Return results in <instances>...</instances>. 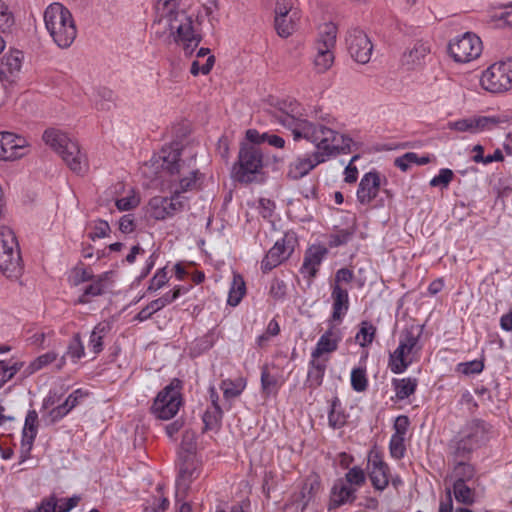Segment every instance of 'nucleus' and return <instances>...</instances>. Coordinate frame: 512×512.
Instances as JSON below:
<instances>
[{
    "instance_id": "nucleus-1",
    "label": "nucleus",
    "mask_w": 512,
    "mask_h": 512,
    "mask_svg": "<svg viewBox=\"0 0 512 512\" xmlns=\"http://www.w3.org/2000/svg\"><path fill=\"white\" fill-rule=\"evenodd\" d=\"M149 165L156 170L161 169L163 186L171 191V195L152 197L147 205V214L162 221L188 209L190 199L185 193L197 190L202 178L195 160L182 159L179 145L173 144L164 146L150 159Z\"/></svg>"
},
{
    "instance_id": "nucleus-2",
    "label": "nucleus",
    "mask_w": 512,
    "mask_h": 512,
    "mask_svg": "<svg viewBox=\"0 0 512 512\" xmlns=\"http://www.w3.org/2000/svg\"><path fill=\"white\" fill-rule=\"evenodd\" d=\"M179 0H158L155 6V33L168 36L180 45L185 54H192L202 40L200 23L185 10L178 8Z\"/></svg>"
},
{
    "instance_id": "nucleus-3",
    "label": "nucleus",
    "mask_w": 512,
    "mask_h": 512,
    "mask_svg": "<svg viewBox=\"0 0 512 512\" xmlns=\"http://www.w3.org/2000/svg\"><path fill=\"white\" fill-rule=\"evenodd\" d=\"M42 139L61 157L72 172L77 175L87 173L89 169L87 156L80 148L79 143L68 133L57 128H48L44 131Z\"/></svg>"
},
{
    "instance_id": "nucleus-4",
    "label": "nucleus",
    "mask_w": 512,
    "mask_h": 512,
    "mask_svg": "<svg viewBox=\"0 0 512 512\" xmlns=\"http://www.w3.org/2000/svg\"><path fill=\"white\" fill-rule=\"evenodd\" d=\"M44 24L53 42L61 49L69 48L77 36L72 13L59 2L49 4L43 13Z\"/></svg>"
},
{
    "instance_id": "nucleus-5",
    "label": "nucleus",
    "mask_w": 512,
    "mask_h": 512,
    "mask_svg": "<svg viewBox=\"0 0 512 512\" xmlns=\"http://www.w3.org/2000/svg\"><path fill=\"white\" fill-rule=\"evenodd\" d=\"M299 104L296 101H282L273 112L275 122L290 130L294 140L305 139L320 151L318 127L305 118L298 117Z\"/></svg>"
},
{
    "instance_id": "nucleus-6",
    "label": "nucleus",
    "mask_w": 512,
    "mask_h": 512,
    "mask_svg": "<svg viewBox=\"0 0 512 512\" xmlns=\"http://www.w3.org/2000/svg\"><path fill=\"white\" fill-rule=\"evenodd\" d=\"M422 327L411 325L402 330L397 348L390 353L388 367L394 374L404 373L420 358Z\"/></svg>"
},
{
    "instance_id": "nucleus-7",
    "label": "nucleus",
    "mask_w": 512,
    "mask_h": 512,
    "mask_svg": "<svg viewBox=\"0 0 512 512\" xmlns=\"http://www.w3.org/2000/svg\"><path fill=\"white\" fill-rule=\"evenodd\" d=\"M0 271L10 280H18L24 271L17 237L8 226L0 227Z\"/></svg>"
},
{
    "instance_id": "nucleus-8",
    "label": "nucleus",
    "mask_w": 512,
    "mask_h": 512,
    "mask_svg": "<svg viewBox=\"0 0 512 512\" xmlns=\"http://www.w3.org/2000/svg\"><path fill=\"white\" fill-rule=\"evenodd\" d=\"M264 155L255 145L243 143L240 146L237 162L232 168L233 177L241 183H252L263 174Z\"/></svg>"
},
{
    "instance_id": "nucleus-9",
    "label": "nucleus",
    "mask_w": 512,
    "mask_h": 512,
    "mask_svg": "<svg viewBox=\"0 0 512 512\" xmlns=\"http://www.w3.org/2000/svg\"><path fill=\"white\" fill-rule=\"evenodd\" d=\"M489 440V428L484 421L469 422L452 448L455 458L466 459L469 455Z\"/></svg>"
},
{
    "instance_id": "nucleus-10",
    "label": "nucleus",
    "mask_w": 512,
    "mask_h": 512,
    "mask_svg": "<svg viewBox=\"0 0 512 512\" xmlns=\"http://www.w3.org/2000/svg\"><path fill=\"white\" fill-rule=\"evenodd\" d=\"M181 390L182 382L177 378L172 379L158 392L151 406V413L161 420L173 418L183 403Z\"/></svg>"
},
{
    "instance_id": "nucleus-11",
    "label": "nucleus",
    "mask_w": 512,
    "mask_h": 512,
    "mask_svg": "<svg viewBox=\"0 0 512 512\" xmlns=\"http://www.w3.org/2000/svg\"><path fill=\"white\" fill-rule=\"evenodd\" d=\"M480 85L494 94L509 91L512 88V59L491 64L482 72Z\"/></svg>"
},
{
    "instance_id": "nucleus-12",
    "label": "nucleus",
    "mask_w": 512,
    "mask_h": 512,
    "mask_svg": "<svg viewBox=\"0 0 512 512\" xmlns=\"http://www.w3.org/2000/svg\"><path fill=\"white\" fill-rule=\"evenodd\" d=\"M334 121L335 119L329 115L322 117V162L330 157L347 154L351 151L353 140L326 126L333 124Z\"/></svg>"
},
{
    "instance_id": "nucleus-13",
    "label": "nucleus",
    "mask_w": 512,
    "mask_h": 512,
    "mask_svg": "<svg viewBox=\"0 0 512 512\" xmlns=\"http://www.w3.org/2000/svg\"><path fill=\"white\" fill-rule=\"evenodd\" d=\"M451 57L459 63H467L481 55L482 41L474 33L466 32L453 38L448 46Z\"/></svg>"
},
{
    "instance_id": "nucleus-14",
    "label": "nucleus",
    "mask_w": 512,
    "mask_h": 512,
    "mask_svg": "<svg viewBox=\"0 0 512 512\" xmlns=\"http://www.w3.org/2000/svg\"><path fill=\"white\" fill-rule=\"evenodd\" d=\"M297 237L293 232H287L277 240L261 261V270L266 273L286 261L294 252Z\"/></svg>"
},
{
    "instance_id": "nucleus-15",
    "label": "nucleus",
    "mask_w": 512,
    "mask_h": 512,
    "mask_svg": "<svg viewBox=\"0 0 512 512\" xmlns=\"http://www.w3.org/2000/svg\"><path fill=\"white\" fill-rule=\"evenodd\" d=\"M367 471L375 490L383 491L387 488L390 482V467L376 446L368 453Z\"/></svg>"
},
{
    "instance_id": "nucleus-16",
    "label": "nucleus",
    "mask_w": 512,
    "mask_h": 512,
    "mask_svg": "<svg viewBox=\"0 0 512 512\" xmlns=\"http://www.w3.org/2000/svg\"><path fill=\"white\" fill-rule=\"evenodd\" d=\"M28 140L12 132H0V160L15 161L29 153Z\"/></svg>"
},
{
    "instance_id": "nucleus-17",
    "label": "nucleus",
    "mask_w": 512,
    "mask_h": 512,
    "mask_svg": "<svg viewBox=\"0 0 512 512\" xmlns=\"http://www.w3.org/2000/svg\"><path fill=\"white\" fill-rule=\"evenodd\" d=\"M347 48L350 56L360 64H366L370 61L373 44L368 35L358 29H351L346 36Z\"/></svg>"
},
{
    "instance_id": "nucleus-18",
    "label": "nucleus",
    "mask_w": 512,
    "mask_h": 512,
    "mask_svg": "<svg viewBox=\"0 0 512 512\" xmlns=\"http://www.w3.org/2000/svg\"><path fill=\"white\" fill-rule=\"evenodd\" d=\"M179 464V474L176 480V498L179 500L180 496H186L187 491L192 481L199 477L201 462L197 455H190L189 457L181 456Z\"/></svg>"
},
{
    "instance_id": "nucleus-19",
    "label": "nucleus",
    "mask_w": 512,
    "mask_h": 512,
    "mask_svg": "<svg viewBox=\"0 0 512 512\" xmlns=\"http://www.w3.org/2000/svg\"><path fill=\"white\" fill-rule=\"evenodd\" d=\"M381 189V175L372 170L365 173L356 191V198L360 205L369 206L377 198Z\"/></svg>"
},
{
    "instance_id": "nucleus-20",
    "label": "nucleus",
    "mask_w": 512,
    "mask_h": 512,
    "mask_svg": "<svg viewBox=\"0 0 512 512\" xmlns=\"http://www.w3.org/2000/svg\"><path fill=\"white\" fill-rule=\"evenodd\" d=\"M498 123H500V119L495 116H476L449 122L448 128L458 132L476 134L484 130H489Z\"/></svg>"
},
{
    "instance_id": "nucleus-21",
    "label": "nucleus",
    "mask_w": 512,
    "mask_h": 512,
    "mask_svg": "<svg viewBox=\"0 0 512 512\" xmlns=\"http://www.w3.org/2000/svg\"><path fill=\"white\" fill-rule=\"evenodd\" d=\"M38 414L35 410H29L25 417L22 429L21 449L19 464L24 463L30 458L34 440L38 431Z\"/></svg>"
},
{
    "instance_id": "nucleus-22",
    "label": "nucleus",
    "mask_w": 512,
    "mask_h": 512,
    "mask_svg": "<svg viewBox=\"0 0 512 512\" xmlns=\"http://www.w3.org/2000/svg\"><path fill=\"white\" fill-rule=\"evenodd\" d=\"M337 34L338 27L334 22L322 24V71L330 69L334 64Z\"/></svg>"
},
{
    "instance_id": "nucleus-23",
    "label": "nucleus",
    "mask_w": 512,
    "mask_h": 512,
    "mask_svg": "<svg viewBox=\"0 0 512 512\" xmlns=\"http://www.w3.org/2000/svg\"><path fill=\"white\" fill-rule=\"evenodd\" d=\"M113 276L114 273L112 271H107L95 277L92 282L84 288L77 303L87 304L90 302L91 298L104 294L112 286Z\"/></svg>"
},
{
    "instance_id": "nucleus-24",
    "label": "nucleus",
    "mask_w": 512,
    "mask_h": 512,
    "mask_svg": "<svg viewBox=\"0 0 512 512\" xmlns=\"http://www.w3.org/2000/svg\"><path fill=\"white\" fill-rule=\"evenodd\" d=\"M331 290L332 313L330 319H332V322L341 324L349 310L348 290L337 285Z\"/></svg>"
},
{
    "instance_id": "nucleus-25",
    "label": "nucleus",
    "mask_w": 512,
    "mask_h": 512,
    "mask_svg": "<svg viewBox=\"0 0 512 512\" xmlns=\"http://www.w3.org/2000/svg\"><path fill=\"white\" fill-rule=\"evenodd\" d=\"M320 163V151L315 150L312 155L299 157L289 165L288 175L292 179H300L307 175Z\"/></svg>"
},
{
    "instance_id": "nucleus-26",
    "label": "nucleus",
    "mask_w": 512,
    "mask_h": 512,
    "mask_svg": "<svg viewBox=\"0 0 512 512\" xmlns=\"http://www.w3.org/2000/svg\"><path fill=\"white\" fill-rule=\"evenodd\" d=\"M320 269V245L313 244L311 245L304 256L303 264L301 266L300 272L302 276L308 280V282L312 281L316 278L317 272Z\"/></svg>"
},
{
    "instance_id": "nucleus-27",
    "label": "nucleus",
    "mask_w": 512,
    "mask_h": 512,
    "mask_svg": "<svg viewBox=\"0 0 512 512\" xmlns=\"http://www.w3.org/2000/svg\"><path fill=\"white\" fill-rule=\"evenodd\" d=\"M328 328L324 334H322V354L330 353L337 350L339 343L343 338V331L340 324L332 322V319H328Z\"/></svg>"
},
{
    "instance_id": "nucleus-28",
    "label": "nucleus",
    "mask_w": 512,
    "mask_h": 512,
    "mask_svg": "<svg viewBox=\"0 0 512 512\" xmlns=\"http://www.w3.org/2000/svg\"><path fill=\"white\" fill-rule=\"evenodd\" d=\"M356 489L340 480L332 488L330 506L335 508L355 499Z\"/></svg>"
},
{
    "instance_id": "nucleus-29",
    "label": "nucleus",
    "mask_w": 512,
    "mask_h": 512,
    "mask_svg": "<svg viewBox=\"0 0 512 512\" xmlns=\"http://www.w3.org/2000/svg\"><path fill=\"white\" fill-rule=\"evenodd\" d=\"M430 53V47L427 43L418 41L414 46L404 52L402 63L409 68L421 65L424 58Z\"/></svg>"
},
{
    "instance_id": "nucleus-30",
    "label": "nucleus",
    "mask_w": 512,
    "mask_h": 512,
    "mask_svg": "<svg viewBox=\"0 0 512 512\" xmlns=\"http://www.w3.org/2000/svg\"><path fill=\"white\" fill-rule=\"evenodd\" d=\"M320 340L317 341L313 351L312 359L310 361V368L307 373V379L305 382L306 387L314 390L320 386Z\"/></svg>"
},
{
    "instance_id": "nucleus-31",
    "label": "nucleus",
    "mask_w": 512,
    "mask_h": 512,
    "mask_svg": "<svg viewBox=\"0 0 512 512\" xmlns=\"http://www.w3.org/2000/svg\"><path fill=\"white\" fill-rule=\"evenodd\" d=\"M110 329V324L106 322H100L93 328L89 337L88 349L94 356L98 355L103 350V339L109 333Z\"/></svg>"
},
{
    "instance_id": "nucleus-32",
    "label": "nucleus",
    "mask_w": 512,
    "mask_h": 512,
    "mask_svg": "<svg viewBox=\"0 0 512 512\" xmlns=\"http://www.w3.org/2000/svg\"><path fill=\"white\" fill-rule=\"evenodd\" d=\"M246 294L245 281L239 273L233 274V279L229 288L227 304L235 307L237 306Z\"/></svg>"
},
{
    "instance_id": "nucleus-33",
    "label": "nucleus",
    "mask_w": 512,
    "mask_h": 512,
    "mask_svg": "<svg viewBox=\"0 0 512 512\" xmlns=\"http://www.w3.org/2000/svg\"><path fill=\"white\" fill-rule=\"evenodd\" d=\"M247 385L246 379L239 377L237 379H225L220 384L225 399H233L242 394Z\"/></svg>"
},
{
    "instance_id": "nucleus-34",
    "label": "nucleus",
    "mask_w": 512,
    "mask_h": 512,
    "mask_svg": "<svg viewBox=\"0 0 512 512\" xmlns=\"http://www.w3.org/2000/svg\"><path fill=\"white\" fill-rule=\"evenodd\" d=\"M57 358L58 354L54 351H49L44 354H41L27 365L24 372L28 376L32 375L55 362Z\"/></svg>"
},
{
    "instance_id": "nucleus-35",
    "label": "nucleus",
    "mask_w": 512,
    "mask_h": 512,
    "mask_svg": "<svg viewBox=\"0 0 512 512\" xmlns=\"http://www.w3.org/2000/svg\"><path fill=\"white\" fill-rule=\"evenodd\" d=\"M28 333L30 334L26 339L28 345L37 349L48 347L47 340L54 336V331L51 329H32Z\"/></svg>"
},
{
    "instance_id": "nucleus-36",
    "label": "nucleus",
    "mask_w": 512,
    "mask_h": 512,
    "mask_svg": "<svg viewBox=\"0 0 512 512\" xmlns=\"http://www.w3.org/2000/svg\"><path fill=\"white\" fill-rule=\"evenodd\" d=\"M417 379L415 378H403L395 379L393 385L395 388L396 397L399 400H404L415 393L417 388Z\"/></svg>"
},
{
    "instance_id": "nucleus-37",
    "label": "nucleus",
    "mask_w": 512,
    "mask_h": 512,
    "mask_svg": "<svg viewBox=\"0 0 512 512\" xmlns=\"http://www.w3.org/2000/svg\"><path fill=\"white\" fill-rule=\"evenodd\" d=\"M346 423V415L342 409L341 402L338 398H334L330 405L328 413V424L333 429H339Z\"/></svg>"
},
{
    "instance_id": "nucleus-38",
    "label": "nucleus",
    "mask_w": 512,
    "mask_h": 512,
    "mask_svg": "<svg viewBox=\"0 0 512 512\" xmlns=\"http://www.w3.org/2000/svg\"><path fill=\"white\" fill-rule=\"evenodd\" d=\"M283 384V380H280L277 376L272 375L268 367L265 366L261 371V388L263 393L266 395L276 394L278 389Z\"/></svg>"
},
{
    "instance_id": "nucleus-39",
    "label": "nucleus",
    "mask_w": 512,
    "mask_h": 512,
    "mask_svg": "<svg viewBox=\"0 0 512 512\" xmlns=\"http://www.w3.org/2000/svg\"><path fill=\"white\" fill-rule=\"evenodd\" d=\"M24 55L19 50H10L2 59L4 67L11 75H17L22 68Z\"/></svg>"
},
{
    "instance_id": "nucleus-40",
    "label": "nucleus",
    "mask_w": 512,
    "mask_h": 512,
    "mask_svg": "<svg viewBox=\"0 0 512 512\" xmlns=\"http://www.w3.org/2000/svg\"><path fill=\"white\" fill-rule=\"evenodd\" d=\"M455 499L465 505H471L474 502V491L466 485L462 479H456L451 491Z\"/></svg>"
},
{
    "instance_id": "nucleus-41",
    "label": "nucleus",
    "mask_w": 512,
    "mask_h": 512,
    "mask_svg": "<svg viewBox=\"0 0 512 512\" xmlns=\"http://www.w3.org/2000/svg\"><path fill=\"white\" fill-rule=\"evenodd\" d=\"M298 16L275 17V29L280 37H289L296 29Z\"/></svg>"
},
{
    "instance_id": "nucleus-42",
    "label": "nucleus",
    "mask_w": 512,
    "mask_h": 512,
    "mask_svg": "<svg viewBox=\"0 0 512 512\" xmlns=\"http://www.w3.org/2000/svg\"><path fill=\"white\" fill-rule=\"evenodd\" d=\"M375 334L376 327L368 321H363L356 334V340L361 347H366L373 342Z\"/></svg>"
},
{
    "instance_id": "nucleus-43",
    "label": "nucleus",
    "mask_w": 512,
    "mask_h": 512,
    "mask_svg": "<svg viewBox=\"0 0 512 512\" xmlns=\"http://www.w3.org/2000/svg\"><path fill=\"white\" fill-rule=\"evenodd\" d=\"M190 455H196V434L193 431L187 430L183 433L179 458L189 457Z\"/></svg>"
},
{
    "instance_id": "nucleus-44",
    "label": "nucleus",
    "mask_w": 512,
    "mask_h": 512,
    "mask_svg": "<svg viewBox=\"0 0 512 512\" xmlns=\"http://www.w3.org/2000/svg\"><path fill=\"white\" fill-rule=\"evenodd\" d=\"M139 204L140 196L134 189H130L125 196L117 199L115 202L119 211H129L137 207Z\"/></svg>"
},
{
    "instance_id": "nucleus-45",
    "label": "nucleus",
    "mask_w": 512,
    "mask_h": 512,
    "mask_svg": "<svg viewBox=\"0 0 512 512\" xmlns=\"http://www.w3.org/2000/svg\"><path fill=\"white\" fill-rule=\"evenodd\" d=\"M351 386L356 392H363L367 389L368 379L365 367H357L352 369Z\"/></svg>"
},
{
    "instance_id": "nucleus-46",
    "label": "nucleus",
    "mask_w": 512,
    "mask_h": 512,
    "mask_svg": "<svg viewBox=\"0 0 512 512\" xmlns=\"http://www.w3.org/2000/svg\"><path fill=\"white\" fill-rule=\"evenodd\" d=\"M90 231L88 233V237L95 241L96 239H102L109 235L110 226L107 221L97 219L90 223L89 225Z\"/></svg>"
},
{
    "instance_id": "nucleus-47",
    "label": "nucleus",
    "mask_w": 512,
    "mask_h": 512,
    "mask_svg": "<svg viewBox=\"0 0 512 512\" xmlns=\"http://www.w3.org/2000/svg\"><path fill=\"white\" fill-rule=\"evenodd\" d=\"M484 369V361L475 359L468 362L458 363L455 367V371L465 376L474 374H480Z\"/></svg>"
},
{
    "instance_id": "nucleus-48",
    "label": "nucleus",
    "mask_w": 512,
    "mask_h": 512,
    "mask_svg": "<svg viewBox=\"0 0 512 512\" xmlns=\"http://www.w3.org/2000/svg\"><path fill=\"white\" fill-rule=\"evenodd\" d=\"M22 366L21 362L7 365L5 361H0V389L21 370Z\"/></svg>"
},
{
    "instance_id": "nucleus-49",
    "label": "nucleus",
    "mask_w": 512,
    "mask_h": 512,
    "mask_svg": "<svg viewBox=\"0 0 512 512\" xmlns=\"http://www.w3.org/2000/svg\"><path fill=\"white\" fill-rule=\"evenodd\" d=\"M66 355L72 359L73 362H77L85 355L84 345L79 334L73 336L70 341Z\"/></svg>"
},
{
    "instance_id": "nucleus-50",
    "label": "nucleus",
    "mask_w": 512,
    "mask_h": 512,
    "mask_svg": "<svg viewBox=\"0 0 512 512\" xmlns=\"http://www.w3.org/2000/svg\"><path fill=\"white\" fill-rule=\"evenodd\" d=\"M169 281L168 272L166 270V267L160 268L156 271L152 279L150 280V283L147 287L148 292H156L163 288Z\"/></svg>"
},
{
    "instance_id": "nucleus-51",
    "label": "nucleus",
    "mask_w": 512,
    "mask_h": 512,
    "mask_svg": "<svg viewBox=\"0 0 512 512\" xmlns=\"http://www.w3.org/2000/svg\"><path fill=\"white\" fill-rule=\"evenodd\" d=\"M214 63L215 57L213 55H209L204 63H201L200 59L197 58L192 62L190 72L193 76L207 75L212 70Z\"/></svg>"
},
{
    "instance_id": "nucleus-52",
    "label": "nucleus",
    "mask_w": 512,
    "mask_h": 512,
    "mask_svg": "<svg viewBox=\"0 0 512 512\" xmlns=\"http://www.w3.org/2000/svg\"><path fill=\"white\" fill-rule=\"evenodd\" d=\"M405 437L392 435L389 442V452L392 458L401 459L404 457L406 447Z\"/></svg>"
},
{
    "instance_id": "nucleus-53",
    "label": "nucleus",
    "mask_w": 512,
    "mask_h": 512,
    "mask_svg": "<svg viewBox=\"0 0 512 512\" xmlns=\"http://www.w3.org/2000/svg\"><path fill=\"white\" fill-rule=\"evenodd\" d=\"M169 507V500L163 495L153 496L147 500L145 512H164Z\"/></svg>"
},
{
    "instance_id": "nucleus-54",
    "label": "nucleus",
    "mask_w": 512,
    "mask_h": 512,
    "mask_svg": "<svg viewBox=\"0 0 512 512\" xmlns=\"http://www.w3.org/2000/svg\"><path fill=\"white\" fill-rule=\"evenodd\" d=\"M454 177V173L451 169L442 168L440 169L438 175L434 176L430 180V186L432 187H441L447 188Z\"/></svg>"
},
{
    "instance_id": "nucleus-55",
    "label": "nucleus",
    "mask_w": 512,
    "mask_h": 512,
    "mask_svg": "<svg viewBox=\"0 0 512 512\" xmlns=\"http://www.w3.org/2000/svg\"><path fill=\"white\" fill-rule=\"evenodd\" d=\"M274 12L275 17L298 16L297 10L293 9V0H277Z\"/></svg>"
},
{
    "instance_id": "nucleus-56",
    "label": "nucleus",
    "mask_w": 512,
    "mask_h": 512,
    "mask_svg": "<svg viewBox=\"0 0 512 512\" xmlns=\"http://www.w3.org/2000/svg\"><path fill=\"white\" fill-rule=\"evenodd\" d=\"M287 293V285L283 280L275 278L271 281L269 295L276 301L284 300Z\"/></svg>"
},
{
    "instance_id": "nucleus-57",
    "label": "nucleus",
    "mask_w": 512,
    "mask_h": 512,
    "mask_svg": "<svg viewBox=\"0 0 512 512\" xmlns=\"http://www.w3.org/2000/svg\"><path fill=\"white\" fill-rule=\"evenodd\" d=\"M345 479L348 485L360 487L365 483L366 476L362 468L355 466L346 473Z\"/></svg>"
},
{
    "instance_id": "nucleus-58",
    "label": "nucleus",
    "mask_w": 512,
    "mask_h": 512,
    "mask_svg": "<svg viewBox=\"0 0 512 512\" xmlns=\"http://www.w3.org/2000/svg\"><path fill=\"white\" fill-rule=\"evenodd\" d=\"M14 24V17L7 4L0 0V30L6 31Z\"/></svg>"
},
{
    "instance_id": "nucleus-59",
    "label": "nucleus",
    "mask_w": 512,
    "mask_h": 512,
    "mask_svg": "<svg viewBox=\"0 0 512 512\" xmlns=\"http://www.w3.org/2000/svg\"><path fill=\"white\" fill-rule=\"evenodd\" d=\"M57 497L52 494L41 500L35 509L25 510L24 512H57Z\"/></svg>"
},
{
    "instance_id": "nucleus-60",
    "label": "nucleus",
    "mask_w": 512,
    "mask_h": 512,
    "mask_svg": "<svg viewBox=\"0 0 512 512\" xmlns=\"http://www.w3.org/2000/svg\"><path fill=\"white\" fill-rule=\"evenodd\" d=\"M454 472L457 479H462V481L466 483V481L473 478L475 470L472 465L459 461L454 468Z\"/></svg>"
},
{
    "instance_id": "nucleus-61",
    "label": "nucleus",
    "mask_w": 512,
    "mask_h": 512,
    "mask_svg": "<svg viewBox=\"0 0 512 512\" xmlns=\"http://www.w3.org/2000/svg\"><path fill=\"white\" fill-rule=\"evenodd\" d=\"M354 278V273L348 268L339 269L334 276V279L330 282V287L333 288L335 285L342 286V284H349Z\"/></svg>"
},
{
    "instance_id": "nucleus-62",
    "label": "nucleus",
    "mask_w": 512,
    "mask_h": 512,
    "mask_svg": "<svg viewBox=\"0 0 512 512\" xmlns=\"http://www.w3.org/2000/svg\"><path fill=\"white\" fill-rule=\"evenodd\" d=\"M360 158L359 155H354L344 169V181L348 184L355 183L358 178V168L354 164Z\"/></svg>"
},
{
    "instance_id": "nucleus-63",
    "label": "nucleus",
    "mask_w": 512,
    "mask_h": 512,
    "mask_svg": "<svg viewBox=\"0 0 512 512\" xmlns=\"http://www.w3.org/2000/svg\"><path fill=\"white\" fill-rule=\"evenodd\" d=\"M495 17L499 27H512V3L504 6L498 13H496Z\"/></svg>"
},
{
    "instance_id": "nucleus-64",
    "label": "nucleus",
    "mask_w": 512,
    "mask_h": 512,
    "mask_svg": "<svg viewBox=\"0 0 512 512\" xmlns=\"http://www.w3.org/2000/svg\"><path fill=\"white\" fill-rule=\"evenodd\" d=\"M81 497L79 495H73L69 498L57 499V512H70L80 502Z\"/></svg>"
}]
</instances>
